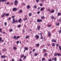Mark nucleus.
<instances>
[{
    "label": "nucleus",
    "mask_w": 61,
    "mask_h": 61,
    "mask_svg": "<svg viewBox=\"0 0 61 61\" xmlns=\"http://www.w3.org/2000/svg\"><path fill=\"white\" fill-rule=\"evenodd\" d=\"M13 38H14V39H18V38H20V37H19L18 36H17L16 37L15 36H14L13 37Z\"/></svg>",
    "instance_id": "nucleus-1"
},
{
    "label": "nucleus",
    "mask_w": 61,
    "mask_h": 61,
    "mask_svg": "<svg viewBox=\"0 0 61 61\" xmlns=\"http://www.w3.org/2000/svg\"><path fill=\"white\" fill-rule=\"evenodd\" d=\"M17 9L16 8H14L12 10L13 11H14V12H15L16 10H17Z\"/></svg>",
    "instance_id": "nucleus-2"
},
{
    "label": "nucleus",
    "mask_w": 61,
    "mask_h": 61,
    "mask_svg": "<svg viewBox=\"0 0 61 61\" xmlns=\"http://www.w3.org/2000/svg\"><path fill=\"white\" fill-rule=\"evenodd\" d=\"M14 3V5H17V4H18V2L17 0H15Z\"/></svg>",
    "instance_id": "nucleus-3"
},
{
    "label": "nucleus",
    "mask_w": 61,
    "mask_h": 61,
    "mask_svg": "<svg viewBox=\"0 0 61 61\" xmlns=\"http://www.w3.org/2000/svg\"><path fill=\"white\" fill-rule=\"evenodd\" d=\"M50 33H51V32H50V31L48 32V36H51V35Z\"/></svg>",
    "instance_id": "nucleus-4"
},
{
    "label": "nucleus",
    "mask_w": 61,
    "mask_h": 61,
    "mask_svg": "<svg viewBox=\"0 0 61 61\" xmlns=\"http://www.w3.org/2000/svg\"><path fill=\"white\" fill-rule=\"evenodd\" d=\"M40 26L39 25L37 27V30H40Z\"/></svg>",
    "instance_id": "nucleus-5"
},
{
    "label": "nucleus",
    "mask_w": 61,
    "mask_h": 61,
    "mask_svg": "<svg viewBox=\"0 0 61 61\" xmlns=\"http://www.w3.org/2000/svg\"><path fill=\"white\" fill-rule=\"evenodd\" d=\"M42 20H37V22L38 23L39 22H42Z\"/></svg>",
    "instance_id": "nucleus-6"
},
{
    "label": "nucleus",
    "mask_w": 61,
    "mask_h": 61,
    "mask_svg": "<svg viewBox=\"0 0 61 61\" xmlns=\"http://www.w3.org/2000/svg\"><path fill=\"white\" fill-rule=\"evenodd\" d=\"M7 0H0V3H1L2 1L4 2H6Z\"/></svg>",
    "instance_id": "nucleus-7"
},
{
    "label": "nucleus",
    "mask_w": 61,
    "mask_h": 61,
    "mask_svg": "<svg viewBox=\"0 0 61 61\" xmlns=\"http://www.w3.org/2000/svg\"><path fill=\"white\" fill-rule=\"evenodd\" d=\"M45 9V8L44 7H43L40 10L41 11H43V10L44 9Z\"/></svg>",
    "instance_id": "nucleus-8"
},
{
    "label": "nucleus",
    "mask_w": 61,
    "mask_h": 61,
    "mask_svg": "<svg viewBox=\"0 0 61 61\" xmlns=\"http://www.w3.org/2000/svg\"><path fill=\"white\" fill-rule=\"evenodd\" d=\"M1 57L2 58H5V56L3 55L1 56Z\"/></svg>",
    "instance_id": "nucleus-9"
},
{
    "label": "nucleus",
    "mask_w": 61,
    "mask_h": 61,
    "mask_svg": "<svg viewBox=\"0 0 61 61\" xmlns=\"http://www.w3.org/2000/svg\"><path fill=\"white\" fill-rule=\"evenodd\" d=\"M22 21V20L21 19H20L18 21L19 22V23H20V22H21V21Z\"/></svg>",
    "instance_id": "nucleus-10"
},
{
    "label": "nucleus",
    "mask_w": 61,
    "mask_h": 61,
    "mask_svg": "<svg viewBox=\"0 0 61 61\" xmlns=\"http://www.w3.org/2000/svg\"><path fill=\"white\" fill-rule=\"evenodd\" d=\"M24 49L25 50H28V48L26 47H24Z\"/></svg>",
    "instance_id": "nucleus-11"
},
{
    "label": "nucleus",
    "mask_w": 61,
    "mask_h": 61,
    "mask_svg": "<svg viewBox=\"0 0 61 61\" xmlns=\"http://www.w3.org/2000/svg\"><path fill=\"white\" fill-rule=\"evenodd\" d=\"M35 37H36V38L38 39L39 37L38 35H36L35 36Z\"/></svg>",
    "instance_id": "nucleus-12"
},
{
    "label": "nucleus",
    "mask_w": 61,
    "mask_h": 61,
    "mask_svg": "<svg viewBox=\"0 0 61 61\" xmlns=\"http://www.w3.org/2000/svg\"><path fill=\"white\" fill-rule=\"evenodd\" d=\"M52 40L51 41L52 42H56V40H55L52 39Z\"/></svg>",
    "instance_id": "nucleus-13"
},
{
    "label": "nucleus",
    "mask_w": 61,
    "mask_h": 61,
    "mask_svg": "<svg viewBox=\"0 0 61 61\" xmlns=\"http://www.w3.org/2000/svg\"><path fill=\"white\" fill-rule=\"evenodd\" d=\"M15 22V19H13V21L12 22V24H13V23H14Z\"/></svg>",
    "instance_id": "nucleus-14"
},
{
    "label": "nucleus",
    "mask_w": 61,
    "mask_h": 61,
    "mask_svg": "<svg viewBox=\"0 0 61 61\" xmlns=\"http://www.w3.org/2000/svg\"><path fill=\"white\" fill-rule=\"evenodd\" d=\"M55 12V10H52L51 11V12H50V13H54Z\"/></svg>",
    "instance_id": "nucleus-15"
},
{
    "label": "nucleus",
    "mask_w": 61,
    "mask_h": 61,
    "mask_svg": "<svg viewBox=\"0 0 61 61\" xmlns=\"http://www.w3.org/2000/svg\"><path fill=\"white\" fill-rule=\"evenodd\" d=\"M57 15H61V13H58V14H57Z\"/></svg>",
    "instance_id": "nucleus-16"
},
{
    "label": "nucleus",
    "mask_w": 61,
    "mask_h": 61,
    "mask_svg": "<svg viewBox=\"0 0 61 61\" xmlns=\"http://www.w3.org/2000/svg\"><path fill=\"white\" fill-rule=\"evenodd\" d=\"M27 9H29L30 8V6L28 5L27 7Z\"/></svg>",
    "instance_id": "nucleus-17"
},
{
    "label": "nucleus",
    "mask_w": 61,
    "mask_h": 61,
    "mask_svg": "<svg viewBox=\"0 0 61 61\" xmlns=\"http://www.w3.org/2000/svg\"><path fill=\"white\" fill-rule=\"evenodd\" d=\"M19 13H21L23 11L22 10H19Z\"/></svg>",
    "instance_id": "nucleus-18"
},
{
    "label": "nucleus",
    "mask_w": 61,
    "mask_h": 61,
    "mask_svg": "<svg viewBox=\"0 0 61 61\" xmlns=\"http://www.w3.org/2000/svg\"><path fill=\"white\" fill-rule=\"evenodd\" d=\"M52 46H55V44L54 43H52Z\"/></svg>",
    "instance_id": "nucleus-19"
},
{
    "label": "nucleus",
    "mask_w": 61,
    "mask_h": 61,
    "mask_svg": "<svg viewBox=\"0 0 61 61\" xmlns=\"http://www.w3.org/2000/svg\"><path fill=\"white\" fill-rule=\"evenodd\" d=\"M13 48L14 50H16V49H17V48H16L15 46H14L13 47Z\"/></svg>",
    "instance_id": "nucleus-20"
},
{
    "label": "nucleus",
    "mask_w": 61,
    "mask_h": 61,
    "mask_svg": "<svg viewBox=\"0 0 61 61\" xmlns=\"http://www.w3.org/2000/svg\"><path fill=\"white\" fill-rule=\"evenodd\" d=\"M54 59L55 61H56V60H57V58L56 57H55Z\"/></svg>",
    "instance_id": "nucleus-21"
},
{
    "label": "nucleus",
    "mask_w": 61,
    "mask_h": 61,
    "mask_svg": "<svg viewBox=\"0 0 61 61\" xmlns=\"http://www.w3.org/2000/svg\"><path fill=\"white\" fill-rule=\"evenodd\" d=\"M21 26L20 25H18L17 27H18V28H20L21 27Z\"/></svg>",
    "instance_id": "nucleus-22"
},
{
    "label": "nucleus",
    "mask_w": 61,
    "mask_h": 61,
    "mask_svg": "<svg viewBox=\"0 0 61 61\" xmlns=\"http://www.w3.org/2000/svg\"><path fill=\"white\" fill-rule=\"evenodd\" d=\"M39 46V44H36V47H38V46Z\"/></svg>",
    "instance_id": "nucleus-23"
},
{
    "label": "nucleus",
    "mask_w": 61,
    "mask_h": 61,
    "mask_svg": "<svg viewBox=\"0 0 61 61\" xmlns=\"http://www.w3.org/2000/svg\"><path fill=\"white\" fill-rule=\"evenodd\" d=\"M29 16H31L32 15V14L31 13H29Z\"/></svg>",
    "instance_id": "nucleus-24"
},
{
    "label": "nucleus",
    "mask_w": 61,
    "mask_h": 61,
    "mask_svg": "<svg viewBox=\"0 0 61 61\" xmlns=\"http://www.w3.org/2000/svg\"><path fill=\"white\" fill-rule=\"evenodd\" d=\"M27 18H24L23 19V20H24V21H25V20H27Z\"/></svg>",
    "instance_id": "nucleus-25"
},
{
    "label": "nucleus",
    "mask_w": 61,
    "mask_h": 61,
    "mask_svg": "<svg viewBox=\"0 0 61 61\" xmlns=\"http://www.w3.org/2000/svg\"><path fill=\"white\" fill-rule=\"evenodd\" d=\"M34 55H35V56H37L38 55V53H35Z\"/></svg>",
    "instance_id": "nucleus-26"
},
{
    "label": "nucleus",
    "mask_w": 61,
    "mask_h": 61,
    "mask_svg": "<svg viewBox=\"0 0 61 61\" xmlns=\"http://www.w3.org/2000/svg\"><path fill=\"white\" fill-rule=\"evenodd\" d=\"M57 54H56V53H55L54 54V56H57Z\"/></svg>",
    "instance_id": "nucleus-27"
},
{
    "label": "nucleus",
    "mask_w": 61,
    "mask_h": 61,
    "mask_svg": "<svg viewBox=\"0 0 61 61\" xmlns=\"http://www.w3.org/2000/svg\"><path fill=\"white\" fill-rule=\"evenodd\" d=\"M58 56H60V55H61V54H59V53H57V55Z\"/></svg>",
    "instance_id": "nucleus-28"
},
{
    "label": "nucleus",
    "mask_w": 61,
    "mask_h": 61,
    "mask_svg": "<svg viewBox=\"0 0 61 61\" xmlns=\"http://www.w3.org/2000/svg\"><path fill=\"white\" fill-rule=\"evenodd\" d=\"M15 22L16 23H17V22H18V20H15Z\"/></svg>",
    "instance_id": "nucleus-29"
},
{
    "label": "nucleus",
    "mask_w": 61,
    "mask_h": 61,
    "mask_svg": "<svg viewBox=\"0 0 61 61\" xmlns=\"http://www.w3.org/2000/svg\"><path fill=\"white\" fill-rule=\"evenodd\" d=\"M44 16H42L41 17V18L42 19H44Z\"/></svg>",
    "instance_id": "nucleus-30"
},
{
    "label": "nucleus",
    "mask_w": 61,
    "mask_h": 61,
    "mask_svg": "<svg viewBox=\"0 0 61 61\" xmlns=\"http://www.w3.org/2000/svg\"><path fill=\"white\" fill-rule=\"evenodd\" d=\"M4 25H7V23H6V22H5L4 23Z\"/></svg>",
    "instance_id": "nucleus-31"
},
{
    "label": "nucleus",
    "mask_w": 61,
    "mask_h": 61,
    "mask_svg": "<svg viewBox=\"0 0 61 61\" xmlns=\"http://www.w3.org/2000/svg\"><path fill=\"white\" fill-rule=\"evenodd\" d=\"M12 31H13V29H11L9 30V31L10 32H12Z\"/></svg>",
    "instance_id": "nucleus-32"
},
{
    "label": "nucleus",
    "mask_w": 61,
    "mask_h": 61,
    "mask_svg": "<svg viewBox=\"0 0 61 61\" xmlns=\"http://www.w3.org/2000/svg\"><path fill=\"white\" fill-rule=\"evenodd\" d=\"M48 27H51V25H48Z\"/></svg>",
    "instance_id": "nucleus-33"
},
{
    "label": "nucleus",
    "mask_w": 61,
    "mask_h": 61,
    "mask_svg": "<svg viewBox=\"0 0 61 61\" xmlns=\"http://www.w3.org/2000/svg\"><path fill=\"white\" fill-rule=\"evenodd\" d=\"M56 25H57L58 26V25H59V23H56Z\"/></svg>",
    "instance_id": "nucleus-34"
},
{
    "label": "nucleus",
    "mask_w": 61,
    "mask_h": 61,
    "mask_svg": "<svg viewBox=\"0 0 61 61\" xmlns=\"http://www.w3.org/2000/svg\"><path fill=\"white\" fill-rule=\"evenodd\" d=\"M29 37V36H27L26 37H25V38H26V39H27V38H28Z\"/></svg>",
    "instance_id": "nucleus-35"
},
{
    "label": "nucleus",
    "mask_w": 61,
    "mask_h": 61,
    "mask_svg": "<svg viewBox=\"0 0 61 61\" xmlns=\"http://www.w3.org/2000/svg\"><path fill=\"white\" fill-rule=\"evenodd\" d=\"M39 35H40L41 36H42V33H40Z\"/></svg>",
    "instance_id": "nucleus-36"
},
{
    "label": "nucleus",
    "mask_w": 61,
    "mask_h": 61,
    "mask_svg": "<svg viewBox=\"0 0 61 61\" xmlns=\"http://www.w3.org/2000/svg\"><path fill=\"white\" fill-rule=\"evenodd\" d=\"M40 5L41 6H42V5H43L42 4H40Z\"/></svg>",
    "instance_id": "nucleus-37"
},
{
    "label": "nucleus",
    "mask_w": 61,
    "mask_h": 61,
    "mask_svg": "<svg viewBox=\"0 0 61 61\" xmlns=\"http://www.w3.org/2000/svg\"><path fill=\"white\" fill-rule=\"evenodd\" d=\"M59 49H60H60H61V46H59Z\"/></svg>",
    "instance_id": "nucleus-38"
},
{
    "label": "nucleus",
    "mask_w": 61,
    "mask_h": 61,
    "mask_svg": "<svg viewBox=\"0 0 61 61\" xmlns=\"http://www.w3.org/2000/svg\"><path fill=\"white\" fill-rule=\"evenodd\" d=\"M45 60V58H43L42 59V61H44V60Z\"/></svg>",
    "instance_id": "nucleus-39"
},
{
    "label": "nucleus",
    "mask_w": 61,
    "mask_h": 61,
    "mask_svg": "<svg viewBox=\"0 0 61 61\" xmlns=\"http://www.w3.org/2000/svg\"><path fill=\"white\" fill-rule=\"evenodd\" d=\"M54 17L53 16H52L51 17V18L52 19H54Z\"/></svg>",
    "instance_id": "nucleus-40"
},
{
    "label": "nucleus",
    "mask_w": 61,
    "mask_h": 61,
    "mask_svg": "<svg viewBox=\"0 0 61 61\" xmlns=\"http://www.w3.org/2000/svg\"><path fill=\"white\" fill-rule=\"evenodd\" d=\"M58 46H59L58 44H56V46L57 47H58Z\"/></svg>",
    "instance_id": "nucleus-41"
},
{
    "label": "nucleus",
    "mask_w": 61,
    "mask_h": 61,
    "mask_svg": "<svg viewBox=\"0 0 61 61\" xmlns=\"http://www.w3.org/2000/svg\"><path fill=\"white\" fill-rule=\"evenodd\" d=\"M34 7L36 9L37 7L36 6H34Z\"/></svg>",
    "instance_id": "nucleus-42"
},
{
    "label": "nucleus",
    "mask_w": 61,
    "mask_h": 61,
    "mask_svg": "<svg viewBox=\"0 0 61 61\" xmlns=\"http://www.w3.org/2000/svg\"><path fill=\"white\" fill-rule=\"evenodd\" d=\"M43 36H41V39H43Z\"/></svg>",
    "instance_id": "nucleus-43"
},
{
    "label": "nucleus",
    "mask_w": 61,
    "mask_h": 61,
    "mask_svg": "<svg viewBox=\"0 0 61 61\" xmlns=\"http://www.w3.org/2000/svg\"><path fill=\"white\" fill-rule=\"evenodd\" d=\"M24 56V55H22L21 56V58H23Z\"/></svg>",
    "instance_id": "nucleus-44"
},
{
    "label": "nucleus",
    "mask_w": 61,
    "mask_h": 61,
    "mask_svg": "<svg viewBox=\"0 0 61 61\" xmlns=\"http://www.w3.org/2000/svg\"><path fill=\"white\" fill-rule=\"evenodd\" d=\"M47 53H45L44 54V56H46V55H47Z\"/></svg>",
    "instance_id": "nucleus-45"
},
{
    "label": "nucleus",
    "mask_w": 61,
    "mask_h": 61,
    "mask_svg": "<svg viewBox=\"0 0 61 61\" xmlns=\"http://www.w3.org/2000/svg\"><path fill=\"white\" fill-rule=\"evenodd\" d=\"M6 16H8V15H8V14H6Z\"/></svg>",
    "instance_id": "nucleus-46"
},
{
    "label": "nucleus",
    "mask_w": 61,
    "mask_h": 61,
    "mask_svg": "<svg viewBox=\"0 0 61 61\" xmlns=\"http://www.w3.org/2000/svg\"><path fill=\"white\" fill-rule=\"evenodd\" d=\"M1 17H4V15H1Z\"/></svg>",
    "instance_id": "nucleus-47"
},
{
    "label": "nucleus",
    "mask_w": 61,
    "mask_h": 61,
    "mask_svg": "<svg viewBox=\"0 0 61 61\" xmlns=\"http://www.w3.org/2000/svg\"><path fill=\"white\" fill-rule=\"evenodd\" d=\"M36 2H37V3L39 2V0H36Z\"/></svg>",
    "instance_id": "nucleus-48"
},
{
    "label": "nucleus",
    "mask_w": 61,
    "mask_h": 61,
    "mask_svg": "<svg viewBox=\"0 0 61 61\" xmlns=\"http://www.w3.org/2000/svg\"><path fill=\"white\" fill-rule=\"evenodd\" d=\"M40 13V12L39 11H38L37 12V14H39V13Z\"/></svg>",
    "instance_id": "nucleus-49"
},
{
    "label": "nucleus",
    "mask_w": 61,
    "mask_h": 61,
    "mask_svg": "<svg viewBox=\"0 0 61 61\" xmlns=\"http://www.w3.org/2000/svg\"><path fill=\"white\" fill-rule=\"evenodd\" d=\"M19 41H17L16 42V44H18V43H19Z\"/></svg>",
    "instance_id": "nucleus-50"
},
{
    "label": "nucleus",
    "mask_w": 61,
    "mask_h": 61,
    "mask_svg": "<svg viewBox=\"0 0 61 61\" xmlns=\"http://www.w3.org/2000/svg\"><path fill=\"white\" fill-rule=\"evenodd\" d=\"M11 17H10L9 18V20H11Z\"/></svg>",
    "instance_id": "nucleus-51"
},
{
    "label": "nucleus",
    "mask_w": 61,
    "mask_h": 61,
    "mask_svg": "<svg viewBox=\"0 0 61 61\" xmlns=\"http://www.w3.org/2000/svg\"><path fill=\"white\" fill-rule=\"evenodd\" d=\"M59 33H61V30H60L59 32Z\"/></svg>",
    "instance_id": "nucleus-52"
},
{
    "label": "nucleus",
    "mask_w": 61,
    "mask_h": 61,
    "mask_svg": "<svg viewBox=\"0 0 61 61\" xmlns=\"http://www.w3.org/2000/svg\"><path fill=\"white\" fill-rule=\"evenodd\" d=\"M19 61H22V59H20V60H19Z\"/></svg>",
    "instance_id": "nucleus-53"
},
{
    "label": "nucleus",
    "mask_w": 61,
    "mask_h": 61,
    "mask_svg": "<svg viewBox=\"0 0 61 61\" xmlns=\"http://www.w3.org/2000/svg\"><path fill=\"white\" fill-rule=\"evenodd\" d=\"M32 51H30V54H31V53H32Z\"/></svg>",
    "instance_id": "nucleus-54"
},
{
    "label": "nucleus",
    "mask_w": 61,
    "mask_h": 61,
    "mask_svg": "<svg viewBox=\"0 0 61 61\" xmlns=\"http://www.w3.org/2000/svg\"><path fill=\"white\" fill-rule=\"evenodd\" d=\"M40 8L39 7H38V8H37L38 10H39L40 9Z\"/></svg>",
    "instance_id": "nucleus-55"
},
{
    "label": "nucleus",
    "mask_w": 61,
    "mask_h": 61,
    "mask_svg": "<svg viewBox=\"0 0 61 61\" xmlns=\"http://www.w3.org/2000/svg\"><path fill=\"white\" fill-rule=\"evenodd\" d=\"M7 4L8 5H9V3L8 2L7 3Z\"/></svg>",
    "instance_id": "nucleus-56"
},
{
    "label": "nucleus",
    "mask_w": 61,
    "mask_h": 61,
    "mask_svg": "<svg viewBox=\"0 0 61 61\" xmlns=\"http://www.w3.org/2000/svg\"><path fill=\"white\" fill-rule=\"evenodd\" d=\"M52 61V60H51L50 59L48 61Z\"/></svg>",
    "instance_id": "nucleus-57"
},
{
    "label": "nucleus",
    "mask_w": 61,
    "mask_h": 61,
    "mask_svg": "<svg viewBox=\"0 0 61 61\" xmlns=\"http://www.w3.org/2000/svg\"><path fill=\"white\" fill-rule=\"evenodd\" d=\"M34 51H35V49H33V52H34Z\"/></svg>",
    "instance_id": "nucleus-58"
},
{
    "label": "nucleus",
    "mask_w": 61,
    "mask_h": 61,
    "mask_svg": "<svg viewBox=\"0 0 61 61\" xmlns=\"http://www.w3.org/2000/svg\"><path fill=\"white\" fill-rule=\"evenodd\" d=\"M1 40H2L1 39V37H0V42H1Z\"/></svg>",
    "instance_id": "nucleus-59"
},
{
    "label": "nucleus",
    "mask_w": 61,
    "mask_h": 61,
    "mask_svg": "<svg viewBox=\"0 0 61 61\" xmlns=\"http://www.w3.org/2000/svg\"><path fill=\"white\" fill-rule=\"evenodd\" d=\"M12 61H15V60H14V59H12Z\"/></svg>",
    "instance_id": "nucleus-60"
},
{
    "label": "nucleus",
    "mask_w": 61,
    "mask_h": 61,
    "mask_svg": "<svg viewBox=\"0 0 61 61\" xmlns=\"http://www.w3.org/2000/svg\"><path fill=\"white\" fill-rule=\"evenodd\" d=\"M23 5H25V3H23Z\"/></svg>",
    "instance_id": "nucleus-61"
},
{
    "label": "nucleus",
    "mask_w": 61,
    "mask_h": 61,
    "mask_svg": "<svg viewBox=\"0 0 61 61\" xmlns=\"http://www.w3.org/2000/svg\"><path fill=\"white\" fill-rule=\"evenodd\" d=\"M25 58H26V56H24V59H25Z\"/></svg>",
    "instance_id": "nucleus-62"
},
{
    "label": "nucleus",
    "mask_w": 61,
    "mask_h": 61,
    "mask_svg": "<svg viewBox=\"0 0 61 61\" xmlns=\"http://www.w3.org/2000/svg\"><path fill=\"white\" fill-rule=\"evenodd\" d=\"M58 21H59V22H61V20H59Z\"/></svg>",
    "instance_id": "nucleus-63"
},
{
    "label": "nucleus",
    "mask_w": 61,
    "mask_h": 61,
    "mask_svg": "<svg viewBox=\"0 0 61 61\" xmlns=\"http://www.w3.org/2000/svg\"><path fill=\"white\" fill-rule=\"evenodd\" d=\"M46 50L45 49H43V51H45Z\"/></svg>",
    "instance_id": "nucleus-64"
}]
</instances>
